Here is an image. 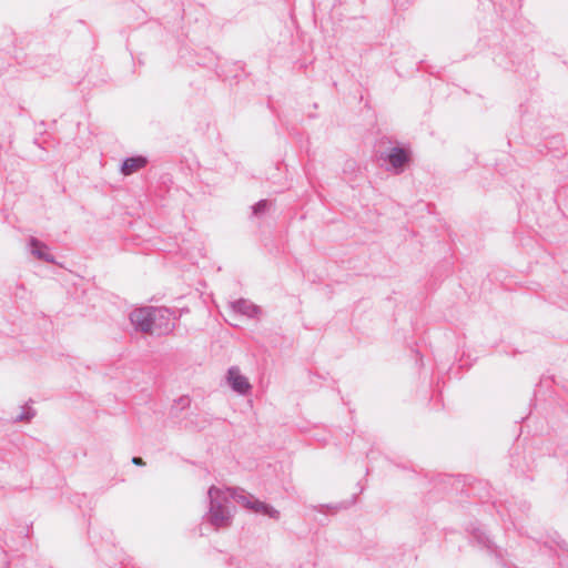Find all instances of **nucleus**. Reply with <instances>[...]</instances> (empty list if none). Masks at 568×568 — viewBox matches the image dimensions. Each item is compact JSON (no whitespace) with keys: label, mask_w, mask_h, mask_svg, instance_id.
<instances>
[{"label":"nucleus","mask_w":568,"mask_h":568,"mask_svg":"<svg viewBox=\"0 0 568 568\" xmlns=\"http://www.w3.org/2000/svg\"><path fill=\"white\" fill-rule=\"evenodd\" d=\"M31 253L38 258L49 263H52L53 256L48 252V246L37 239L30 240Z\"/></svg>","instance_id":"obj_6"},{"label":"nucleus","mask_w":568,"mask_h":568,"mask_svg":"<svg viewBox=\"0 0 568 568\" xmlns=\"http://www.w3.org/2000/svg\"><path fill=\"white\" fill-rule=\"evenodd\" d=\"M207 495L210 499L207 521L215 529L225 528L231 525L233 518L232 509L230 507L231 499L254 513L266 515L270 518L277 519L280 516V513L276 509L255 499L254 496L245 493L243 489H223L211 486Z\"/></svg>","instance_id":"obj_1"},{"label":"nucleus","mask_w":568,"mask_h":568,"mask_svg":"<svg viewBox=\"0 0 568 568\" xmlns=\"http://www.w3.org/2000/svg\"><path fill=\"white\" fill-rule=\"evenodd\" d=\"M174 313L165 307H152V333L165 334L174 326Z\"/></svg>","instance_id":"obj_2"},{"label":"nucleus","mask_w":568,"mask_h":568,"mask_svg":"<svg viewBox=\"0 0 568 568\" xmlns=\"http://www.w3.org/2000/svg\"><path fill=\"white\" fill-rule=\"evenodd\" d=\"M145 164L146 160L143 156L129 158L123 162L121 171L124 175H130L142 169Z\"/></svg>","instance_id":"obj_8"},{"label":"nucleus","mask_w":568,"mask_h":568,"mask_svg":"<svg viewBox=\"0 0 568 568\" xmlns=\"http://www.w3.org/2000/svg\"><path fill=\"white\" fill-rule=\"evenodd\" d=\"M233 310L246 315L247 317H255L260 313V308L247 300H239L232 304Z\"/></svg>","instance_id":"obj_7"},{"label":"nucleus","mask_w":568,"mask_h":568,"mask_svg":"<svg viewBox=\"0 0 568 568\" xmlns=\"http://www.w3.org/2000/svg\"><path fill=\"white\" fill-rule=\"evenodd\" d=\"M226 382L229 386L240 395L248 394L252 388L247 377L244 376L236 366L229 368Z\"/></svg>","instance_id":"obj_3"},{"label":"nucleus","mask_w":568,"mask_h":568,"mask_svg":"<svg viewBox=\"0 0 568 568\" xmlns=\"http://www.w3.org/2000/svg\"><path fill=\"white\" fill-rule=\"evenodd\" d=\"M268 207V202L266 200H261L253 206V214L260 215L264 213Z\"/></svg>","instance_id":"obj_9"},{"label":"nucleus","mask_w":568,"mask_h":568,"mask_svg":"<svg viewBox=\"0 0 568 568\" xmlns=\"http://www.w3.org/2000/svg\"><path fill=\"white\" fill-rule=\"evenodd\" d=\"M388 162L396 171H402L408 162L407 151L400 148H394L388 154Z\"/></svg>","instance_id":"obj_5"},{"label":"nucleus","mask_w":568,"mask_h":568,"mask_svg":"<svg viewBox=\"0 0 568 568\" xmlns=\"http://www.w3.org/2000/svg\"><path fill=\"white\" fill-rule=\"evenodd\" d=\"M180 400H181V403H183V405L184 404H189V399L187 398H181Z\"/></svg>","instance_id":"obj_12"},{"label":"nucleus","mask_w":568,"mask_h":568,"mask_svg":"<svg viewBox=\"0 0 568 568\" xmlns=\"http://www.w3.org/2000/svg\"><path fill=\"white\" fill-rule=\"evenodd\" d=\"M132 463L134 465H138V466H143L144 465V462H143V459L141 457H133L132 458Z\"/></svg>","instance_id":"obj_11"},{"label":"nucleus","mask_w":568,"mask_h":568,"mask_svg":"<svg viewBox=\"0 0 568 568\" xmlns=\"http://www.w3.org/2000/svg\"><path fill=\"white\" fill-rule=\"evenodd\" d=\"M23 413L18 416V420H30L34 416V412L30 407H24Z\"/></svg>","instance_id":"obj_10"},{"label":"nucleus","mask_w":568,"mask_h":568,"mask_svg":"<svg viewBox=\"0 0 568 568\" xmlns=\"http://www.w3.org/2000/svg\"><path fill=\"white\" fill-rule=\"evenodd\" d=\"M130 321L141 332L152 333V306L134 310Z\"/></svg>","instance_id":"obj_4"}]
</instances>
